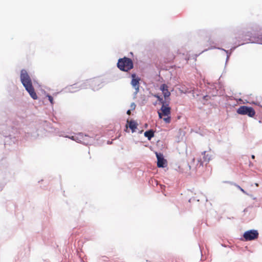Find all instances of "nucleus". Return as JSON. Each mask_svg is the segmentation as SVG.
<instances>
[{
    "label": "nucleus",
    "mask_w": 262,
    "mask_h": 262,
    "mask_svg": "<svg viewBox=\"0 0 262 262\" xmlns=\"http://www.w3.org/2000/svg\"><path fill=\"white\" fill-rule=\"evenodd\" d=\"M87 83H88L89 85L93 86L94 85H95L96 84H98L99 82L97 81V80L92 79L88 81Z\"/></svg>",
    "instance_id": "12"
},
{
    "label": "nucleus",
    "mask_w": 262,
    "mask_h": 262,
    "mask_svg": "<svg viewBox=\"0 0 262 262\" xmlns=\"http://www.w3.org/2000/svg\"><path fill=\"white\" fill-rule=\"evenodd\" d=\"M117 67L121 71L128 72L133 68V62L131 59L124 57L118 60Z\"/></svg>",
    "instance_id": "3"
},
{
    "label": "nucleus",
    "mask_w": 262,
    "mask_h": 262,
    "mask_svg": "<svg viewBox=\"0 0 262 262\" xmlns=\"http://www.w3.org/2000/svg\"><path fill=\"white\" fill-rule=\"evenodd\" d=\"M144 136L150 140L154 136V132L152 129L146 131L144 133Z\"/></svg>",
    "instance_id": "11"
},
{
    "label": "nucleus",
    "mask_w": 262,
    "mask_h": 262,
    "mask_svg": "<svg viewBox=\"0 0 262 262\" xmlns=\"http://www.w3.org/2000/svg\"><path fill=\"white\" fill-rule=\"evenodd\" d=\"M160 90L162 92L165 98L168 97L170 95V93L168 90V86L165 84H162L160 88Z\"/></svg>",
    "instance_id": "9"
},
{
    "label": "nucleus",
    "mask_w": 262,
    "mask_h": 262,
    "mask_svg": "<svg viewBox=\"0 0 262 262\" xmlns=\"http://www.w3.org/2000/svg\"><path fill=\"white\" fill-rule=\"evenodd\" d=\"M238 188L241 190V191H242L243 192H244V193H245V191H244V190L243 188H242L240 186H238Z\"/></svg>",
    "instance_id": "16"
},
{
    "label": "nucleus",
    "mask_w": 262,
    "mask_h": 262,
    "mask_svg": "<svg viewBox=\"0 0 262 262\" xmlns=\"http://www.w3.org/2000/svg\"><path fill=\"white\" fill-rule=\"evenodd\" d=\"M237 113L240 115H248L250 117H253L255 115V112L252 107L245 105L241 106L237 109Z\"/></svg>",
    "instance_id": "4"
},
{
    "label": "nucleus",
    "mask_w": 262,
    "mask_h": 262,
    "mask_svg": "<svg viewBox=\"0 0 262 262\" xmlns=\"http://www.w3.org/2000/svg\"><path fill=\"white\" fill-rule=\"evenodd\" d=\"M252 159H254V158H255V156H254V155H252Z\"/></svg>",
    "instance_id": "18"
},
{
    "label": "nucleus",
    "mask_w": 262,
    "mask_h": 262,
    "mask_svg": "<svg viewBox=\"0 0 262 262\" xmlns=\"http://www.w3.org/2000/svg\"><path fill=\"white\" fill-rule=\"evenodd\" d=\"M130 113H131L130 110H128V111H127V114L128 115H130Z\"/></svg>",
    "instance_id": "17"
},
{
    "label": "nucleus",
    "mask_w": 262,
    "mask_h": 262,
    "mask_svg": "<svg viewBox=\"0 0 262 262\" xmlns=\"http://www.w3.org/2000/svg\"><path fill=\"white\" fill-rule=\"evenodd\" d=\"M258 235V232L256 230H250L244 233L243 237L245 241H250L257 239Z\"/></svg>",
    "instance_id": "5"
},
{
    "label": "nucleus",
    "mask_w": 262,
    "mask_h": 262,
    "mask_svg": "<svg viewBox=\"0 0 262 262\" xmlns=\"http://www.w3.org/2000/svg\"><path fill=\"white\" fill-rule=\"evenodd\" d=\"M155 97L158 99V100L162 103V104L166 103V102L164 101L163 99L162 98H161L159 96L156 95H155Z\"/></svg>",
    "instance_id": "13"
},
{
    "label": "nucleus",
    "mask_w": 262,
    "mask_h": 262,
    "mask_svg": "<svg viewBox=\"0 0 262 262\" xmlns=\"http://www.w3.org/2000/svg\"><path fill=\"white\" fill-rule=\"evenodd\" d=\"M203 154L204 159L203 161H202L201 159L198 160V163L197 164V166L198 167L203 166V164L204 162L208 163L211 160L212 156L210 154L207 152L206 151H204Z\"/></svg>",
    "instance_id": "7"
},
{
    "label": "nucleus",
    "mask_w": 262,
    "mask_h": 262,
    "mask_svg": "<svg viewBox=\"0 0 262 262\" xmlns=\"http://www.w3.org/2000/svg\"><path fill=\"white\" fill-rule=\"evenodd\" d=\"M158 114L159 118L163 119L165 123H169L171 122V108L168 103H165L162 104Z\"/></svg>",
    "instance_id": "2"
},
{
    "label": "nucleus",
    "mask_w": 262,
    "mask_h": 262,
    "mask_svg": "<svg viewBox=\"0 0 262 262\" xmlns=\"http://www.w3.org/2000/svg\"><path fill=\"white\" fill-rule=\"evenodd\" d=\"M71 139H73V140H75V139H74V137H73H73H72Z\"/></svg>",
    "instance_id": "19"
},
{
    "label": "nucleus",
    "mask_w": 262,
    "mask_h": 262,
    "mask_svg": "<svg viewBox=\"0 0 262 262\" xmlns=\"http://www.w3.org/2000/svg\"><path fill=\"white\" fill-rule=\"evenodd\" d=\"M156 155L157 158V166L158 167H165L166 160L164 159L163 154L156 152Z\"/></svg>",
    "instance_id": "6"
},
{
    "label": "nucleus",
    "mask_w": 262,
    "mask_h": 262,
    "mask_svg": "<svg viewBox=\"0 0 262 262\" xmlns=\"http://www.w3.org/2000/svg\"><path fill=\"white\" fill-rule=\"evenodd\" d=\"M127 123L128 124L129 127L132 129V132H134L135 131V129L137 128V123L135 121H127Z\"/></svg>",
    "instance_id": "10"
},
{
    "label": "nucleus",
    "mask_w": 262,
    "mask_h": 262,
    "mask_svg": "<svg viewBox=\"0 0 262 262\" xmlns=\"http://www.w3.org/2000/svg\"><path fill=\"white\" fill-rule=\"evenodd\" d=\"M173 58H174V57H172V58H171V60H172V59H173Z\"/></svg>",
    "instance_id": "21"
},
{
    "label": "nucleus",
    "mask_w": 262,
    "mask_h": 262,
    "mask_svg": "<svg viewBox=\"0 0 262 262\" xmlns=\"http://www.w3.org/2000/svg\"><path fill=\"white\" fill-rule=\"evenodd\" d=\"M47 97L48 98V99L50 101V103L52 104H53L54 102H53V97L49 95H47Z\"/></svg>",
    "instance_id": "14"
},
{
    "label": "nucleus",
    "mask_w": 262,
    "mask_h": 262,
    "mask_svg": "<svg viewBox=\"0 0 262 262\" xmlns=\"http://www.w3.org/2000/svg\"><path fill=\"white\" fill-rule=\"evenodd\" d=\"M131 107L133 109H135V107H136V104L134 103H132V104H131Z\"/></svg>",
    "instance_id": "15"
},
{
    "label": "nucleus",
    "mask_w": 262,
    "mask_h": 262,
    "mask_svg": "<svg viewBox=\"0 0 262 262\" xmlns=\"http://www.w3.org/2000/svg\"><path fill=\"white\" fill-rule=\"evenodd\" d=\"M127 127H128V126H127V124H126V129H127Z\"/></svg>",
    "instance_id": "20"
},
{
    "label": "nucleus",
    "mask_w": 262,
    "mask_h": 262,
    "mask_svg": "<svg viewBox=\"0 0 262 262\" xmlns=\"http://www.w3.org/2000/svg\"><path fill=\"white\" fill-rule=\"evenodd\" d=\"M20 78L21 82L30 96L34 100L37 99L38 97L33 86L32 80L26 70H21Z\"/></svg>",
    "instance_id": "1"
},
{
    "label": "nucleus",
    "mask_w": 262,
    "mask_h": 262,
    "mask_svg": "<svg viewBox=\"0 0 262 262\" xmlns=\"http://www.w3.org/2000/svg\"><path fill=\"white\" fill-rule=\"evenodd\" d=\"M132 80L131 81V84L136 89L137 92L139 91V81L140 79L138 77H136V75L135 74H133L132 75Z\"/></svg>",
    "instance_id": "8"
}]
</instances>
